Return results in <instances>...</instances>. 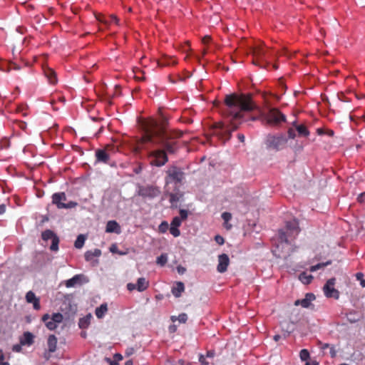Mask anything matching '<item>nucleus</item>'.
I'll return each instance as SVG.
<instances>
[{
	"label": "nucleus",
	"mask_w": 365,
	"mask_h": 365,
	"mask_svg": "<svg viewBox=\"0 0 365 365\" xmlns=\"http://www.w3.org/2000/svg\"><path fill=\"white\" fill-rule=\"evenodd\" d=\"M357 201L360 203H365V192L361 193L358 196Z\"/></svg>",
	"instance_id": "a18cd8bd"
},
{
	"label": "nucleus",
	"mask_w": 365,
	"mask_h": 365,
	"mask_svg": "<svg viewBox=\"0 0 365 365\" xmlns=\"http://www.w3.org/2000/svg\"><path fill=\"white\" fill-rule=\"evenodd\" d=\"M313 277L311 274H307L306 272H302L299 276V279L304 284L311 283Z\"/></svg>",
	"instance_id": "c85d7f7f"
},
{
	"label": "nucleus",
	"mask_w": 365,
	"mask_h": 365,
	"mask_svg": "<svg viewBox=\"0 0 365 365\" xmlns=\"http://www.w3.org/2000/svg\"><path fill=\"white\" fill-rule=\"evenodd\" d=\"M168 229V224L167 222L163 221L158 227L160 232L165 233Z\"/></svg>",
	"instance_id": "e433bc0d"
},
{
	"label": "nucleus",
	"mask_w": 365,
	"mask_h": 365,
	"mask_svg": "<svg viewBox=\"0 0 365 365\" xmlns=\"http://www.w3.org/2000/svg\"><path fill=\"white\" fill-rule=\"evenodd\" d=\"M4 359V354L2 353V351L0 350V361H3Z\"/></svg>",
	"instance_id": "69168bd1"
},
{
	"label": "nucleus",
	"mask_w": 365,
	"mask_h": 365,
	"mask_svg": "<svg viewBox=\"0 0 365 365\" xmlns=\"http://www.w3.org/2000/svg\"><path fill=\"white\" fill-rule=\"evenodd\" d=\"M335 282V278H331L327 280L323 287L324 295L327 298H334L335 299H338L339 298V292L334 287Z\"/></svg>",
	"instance_id": "f8f14e48"
},
{
	"label": "nucleus",
	"mask_w": 365,
	"mask_h": 365,
	"mask_svg": "<svg viewBox=\"0 0 365 365\" xmlns=\"http://www.w3.org/2000/svg\"><path fill=\"white\" fill-rule=\"evenodd\" d=\"M214 355H215V353H214V351H207V357H213V356H214Z\"/></svg>",
	"instance_id": "bf43d9fd"
},
{
	"label": "nucleus",
	"mask_w": 365,
	"mask_h": 365,
	"mask_svg": "<svg viewBox=\"0 0 365 365\" xmlns=\"http://www.w3.org/2000/svg\"><path fill=\"white\" fill-rule=\"evenodd\" d=\"M149 287V282L145 277H140L137 280L136 289L138 292H143Z\"/></svg>",
	"instance_id": "4be33fe9"
},
{
	"label": "nucleus",
	"mask_w": 365,
	"mask_h": 365,
	"mask_svg": "<svg viewBox=\"0 0 365 365\" xmlns=\"http://www.w3.org/2000/svg\"><path fill=\"white\" fill-rule=\"evenodd\" d=\"M160 193L159 189L154 186H143L139 188L138 194L143 197L154 198Z\"/></svg>",
	"instance_id": "4468645a"
},
{
	"label": "nucleus",
	"mask_w": 365,
	"mask_h": 365,
	"mask_svg": "<svg viewBox=\"0 0 365 365\" xmlns=\"http://www.w3.org/2000/svg\"><path fill=\"white\" fill-rule=\"evenodd\" d=\"M63 317L61 313H54L51 317L48 314L43 315L41 320L45 323L46 327L49 330H54L57 328V324L62 322Z\"/></svg>",
	"instance_id": "9d476101"
},
{
	"label": "nucleus",
	"mask_w": 365,
	"mask_h": 365,
	"mask_svg": "<svg viewBox=\"0 0 365 365\" xmlns=\"http://www.w3.org/2000/svg\"><path fill=\"white\" fill-rule=\"evenodd\" d=\"M160 66H168L177 64V61L170 56H165L158 61Z\"/></svg>",
	"instance_id": "b1692460"
},
{
	"label": "nucleus",
	"mask_w": 365,
	"mask_h": 365,
	"mask_svg": "<svg viewBox=\"0 0 365 365\" xmlns=\"http://www.w3.org/2000/svg\"><path fill=\"white\" fill-rule=\"evenodd\" d=\"M168 262V255L167 254H161L159 257H157L156 263L161 267H163Z\"/></svg>",
	"instance_id": "2f4dec72"
},
{
	"label": "nucleus",
	"mask_w": 365,
	"mask_h": 365,
	"mask_svg": "<svg viewBox=\"0 0 365 365\" xmlns=\"http://www.w3.org/2000/svg\"><path fill=\"white\" fill-rule=\"evenodd\" d=\"M107 19L109 21V24H111L112 22L115 23V24H118L119 19L114 14L110 15L108 17H107Z\"/></svg>",
	"instance_id": "ea45409f"
},
{
	"label": "nucleus",
	"mask_w": 365,
	"mask_h": 365,
	"mask_svg": "<svg viewBox=\"0 0 365 365\" xmlns=\"http://www.w3.org/2000/svg\"><path fill=\"white\" fill-rule=\"evenodd\" d=\"M106 232H108V233H110V232L119 233L120 232V226L118 224V222L115 220L108 221L106 225Z\"/></svg>",
	"instance_id": "aec40b11"
},
{
	"label": "nucleus",
	"mask_w": 365,
	"mask_h": 365,
	"mask_svg": "<svg viewBox=\"0 0 365 365\" xmlns=\"http://www.w3.org/2000/svg\"><path fill=\"white\" fill-rule=\"evenodd\" d=\"M215 240L219 245H223L225 242L224 238L220 235H216Z\"/></svg>",
	"instance_id": "de8ad7c7"
},
{
	"label": "nucleus",
	"mask_w": 365,
	"mask_h": 365,
	"mask_svg": "<svg viewBox=\"0 0 365 365\" xmlns=\"http://www.w3.org/2000/svg\"><path fill=\"white\" fill-rule=\"evenodd\" d=\"M273 339L275 341H278L281 339V336L279 334H276L274 336Z\"/></svg>",
	"instance_id": "052dcab7"
},
{
	"label": "nucleus",
	"mask_w": 365,
	"mask_h": 365,
	"mask_svg": "<svg viewBox=\"0 0 365 365\" xmlns=\"http://www.w3.org/2000/svg\"><path fill=\"white\" fill-rule=\"evenodd\" d=\"M295 130L297 131L298 135L299 137H307L309 135V131L308 130L307 128L303 124L296 125Z\"/></svg>",
	"instance_id": "cd10ccee"
},
{
	"label": "nucleus",
	"mask_w": 365,
	"mask_h": 365,
	"mask_svg": "<svg viewBox=\"0 0 365 365\" xmlns=\"http://www.w3.org/2000/svg\"><path fill=\"white\" fill-rule=\"evenodd\" d=\"M101 255V251L99 249L88 250L85 253V259L88 262H92L94 257H98Z\"/></svg>",
	"instance_id": "412c9836"
},
{
	"label": "nucleus",
	"mask_w": 365,
	"mask_h": 365,
	"mask_svg": "<svg viewBox=\"0 0 365 365\" xmlns=\"http://www.w3.org/2000/svg\"><path fill=\"white\" fill-rule=\"evenodd\" d=\"M6 211V205L4 204L0 205V215H2Z\"/></svg>",
	"instance_id": "4d7b16f0"
},
{
	"label": "nucleus",
	"mask_w": 365,
	"mask_h": 365,
	"mask_svg": "<svg viewBox=\"0 0 365 365\" xmlns=\"http://www.w3.org/2000/svg\"><path fill=\"white\" fill-rule=\"evenodd\" d=\"M181 223V219L179 217H175L171 222L170 226L179 227Z\"/></svg>",
	"instance_id": "4c0bfd02"
},
{
	"label": "nucleus",
	"mask_w": 365,
	"mask_h": 365,
	"mask_svg": "<svg viewBox=\"0 0 365 365\" xmlns=\"http://www.w3.org/2000/svg\"><path fill=\"white\" fill-rule=\"evenodd\" d=\"M287 134L290 139H294L296 137L295 130L292 128L288 129Z\"/></svg>",
	"instance_id": "37998d69"
},
{
	"label": "nucleus",
	"mask_w": 365,
	"mask_h": 365,
	"mask_svg": "<svg viewBox=\"0 0 365 365\" xmlns=\"http://www.w3.org/2000/svg\"><path fill=\"white\" fill-rule=\"evenodd\" d=\"M263 117L267 124L273 126H279L286 121V116L276 108H267L263 112Z\"/></svg>",
	"instance_id": "423d86ee"
},
{
	"label": "nucleus",
	"mask_w": 365,
	"mask_h": 365,
	"mask_svg": "<svg viewBox=\"0 0 365 365\" xmlns=\"http://www.w3.org/2000/svg\"><path fill=\"white\" fill-rule=\"evenodd\" d=\"M184 290H185L184 284L181 282H178L176 283L175 286L173 287L172 289V294L175 297H179L181 296V294L184 292Z\"/></svg>",
	"instance_id": "393cba45"
},
{
	"label": "nucleus",
	"mask_w": 365,
	"mask_h": 365,
	"mask_svg": "<svg viewBox=\"0 0 365 365\" xmlns=\"http://www.w3.org/2000/svg\"><path fill=\"white\" fill-rule=\"evenodd\" d=\"M362 277H363V274L362 273L359 272V273L356 274L357 279L361 280V279H363Z\"/></svg>",
	"instance_id": "680f3d73"
},
{
	"label": "nucleus",
	"mask_w": 365,
	"mask_h": 365,
	"mask_svg": "<svg viewBox=\"0 0 365 365\" xmlns=\"http://www.w3.org/2000/svg\"><path fill=\"white\" fill-rule=\"evenodd\" d=\"M147 145L149 148L142 149L140 152L147 151V156L152 166L162 167L168 162V153H170L163 145H153L151 143Z\"/></svg>",
	"instance_id": "20e7f679"
},
{
	"label": "nucleus",
	"mask_w": 365,
	"mask_h": 365,
	"mask_svg": "<svg viewBox=\"0 0 365 365\" xmlns=\"http://www.w3.org/2000/svg\"><path fill=\"white\" fill-rule=\"evenodd\" d=\"M110 251L113 253H116L118 251V247L115 245H112L110 247Z\"/></svg>",
	"instance_id": "5fc2aeb1"
},
{
	"label": "nucleus",
	"mask_w": 365,
	"mask_h": 365,
	"mask_svg": "<svg viewBox=\"0 0 365 365\" xmlns=\"http://www.w3.org/2000/svg\"><path fill=\"white\" fill-rule=\"evenodd\" d=\"M26 300L28 303L33 304V307L36 310L41 309L40 299L37 297L32 291H29L26 294Z\"/></svg>",
	"instance_id": "6ab92c4d"
},
{
	"label": "nucleus",
	"mask_w": 365,
	"mask_h": 365,
	"mask_svg": "<svg viewBox=\"0 0 365 365\" xmlns=\"http://www.w3.org/2000/svg\"><path fill=\"white\" fill-rule=\"evenodd\" d=\"M43 74L45 77L47 78L49 83L55 85L58 82V78L56 76V73L51 68L47 66H43L42 67Z\"/></svg>",
	"instance_id": "f3484780"
},
{
	"label": "nucleus",
	"mask_w": 365,
	"mask_h": 365,
	"mask_svg": "<svg viewBox=\"0 0 365 365\" xmlns=\"http://www.w3.org/2000/svg\"><path fill=\"white\" fill-rule=\"evenodd\" d=\"M115 359L118 360V361H120L123 359V356L121 354H115V356H114Z\"/></svg>",
	"instance_id": "13d9d810"
},
{
	"label": "nucleus",
	"mask_w": 365,
	"mask_h": 365,
	"mask_svg": "<svg viewBox=\"0 0 365 365\" xmlns=\"http://www.w3.org/2000/svg\"><path fill=\"white\" fill-rule=\"evenodd\" d=\"M170 202L172 205V207H177V203L180 200V197L178 196V194H175V193H170Z\"/></svg>",
	"instance_id": "473e14b6"
},
{
	"label": "nucleus",
	"mask_w": 365,
	"mask_h": 365,
	"mask_svg": "<svg viewBox=\"0 0 365 365\" xmlns=\"http://www.w3.org/2000/svg\"><path fill=\"white\" fill-rule=\"evenodd\" d=\"M1 365H10V364L9 362H4L2 361H1Z\"/></svg>",
	"instance_id": "774afa93"
},
{
	"label": "nucleus",
	"mask_w": 365,
	"mask_h": 365,
	"mask_svg": "<svg viewBox=\"0 0 365 365\" xmlns=\"http://www.w3.org/2000/svg\"><path fill=\"white\" fill-rule=\"evenodd\" d=\"M331 264V261H328L325 263H319L316 265H314V266H312L310 267V271L311 272H315L319 269H322L323 267H324L325 266L328 265V264Z\"/></svg>",
	"instance_id": "f704fd0d"
},
{
	"label": "nucleus",
	"mask_w": 365,
	"mask_h": 365,
	"mask_svg": "<svg viewBox=\"0 0 365 365\" xmlns=\"http://www.w3.org/2000/svg\"><path fill=\"white\" fill-rule=\"evenodd\" d=\"M287 143V138L283 134L277 135H269L267 137L266 144L269 148L275 150H280L285 148Z\"/></svg>",
	"instance_id": "6e6552de"
},
{
	"label": "nucleus",
	"mask_w": 365,
	"mask_h": 365,
	"mask_svg": "<svg viewBox=\"0 0 365 365\" xmlns=\"http://www.w3.org/2000/svg\"><path fill=\"white\" fill-rule=\"evenodd\" d=\"M134 353V349L132 347L128 348L125 351V355L129 356Z\"/></svg>",
	"instance_id": "603ef678"
},
{
	"label": "nucleus",
	"mask_w": 365,
	"mask_h": 365,
	"mask_svg": "<svg viewBox=\"0 0 365 365\" xmlns=\"http://www.w3.org/2000/svg\"><path fill=\"white\" fill-rule=\"evenodd\" d=\"M211 38L209 36H205L203 37L202 41L204 44H207L210 42Z\"/></svg>",
	"instance_id": "3c124183"
},
{
	"label": "nucleus",
	"mask_w": 365,
	"mask_h": 365,
	"mask_svg": "<svg viewBox=\"0 0 365 365\" xmlns=\"http://www.w3.org/2000/svg\"><path fill=\"white\" fill-rule=\"evenodd\" d=\"M299 232V222L297 220L287 222L285 227L279 230L278 242L272 250L273 254L279 258L289 257L294 251L292 242Z\"/></svg>",
	"instance_id": "7ed1b4c3"
},
{
	"label": "nucleus",
	"mask_w": 365,
	"mask_h": 365,
	"mask_svg": "<svg viewBox=\"0 0 365 365\" xmlns=\"http://www.w3.org/2000/svg\"><path fill=\"white\" fill-rule=\"evenodd\" d=\"M299 356L302 361H307L309 358V352L307 349H302L299 353Z\"/></svg>",
	"instance_id": "c9c22d12"
},
{
	"label": "nucleus",
	"mask_w": 365,
	"mask_h": 365,
	"mask_svg": "<svg viewBox=\"0 0 365 365\" xmlns=\"http://www.w3.org/2000/svg\"><path fill=\"white\" fill-rule=\"evenodd\" d=\"M168 120L162 117L160 121L150 118L142 123L143 135L136 140L133 148L135 155L140 153L142 149H148L147 144L153 145H163L170 153H175L178 150L176 139L182 136L180 130H168L166 125Z\"/></svg>",
	"instance_id": "f257e3e1"
},
{
	"label": "nucleus",
	"mask_w": 365,
	"mask_h": 365,
	"mask_svg": "<svg viewBox=\"0 0 365 365\" xmlns=\"http://www.w3.org/2000/svg\"><path fill=\"white\" fill-rule=\"evenodd\" d=\"M225 103L227 106L226 115L230 118V126L232 128L225 126L222 123H218L215 131V134L224 143L230 139L232 132L237 128V121L242 119V112L251 111L256 107L251 94L232 93L227 95L225 98Z\"/></svg>",
	"instance_id": "f03ea898"
},
{
	"label": "nucleus",
	"mask_w": 365,
	"mask_h": 365,
	"mask_svg": "<svg viewBox=\"0 0 365 365\" xmlns=\"http://www.w3.org/2000/svg\"><path fill=\"white\" fill-rule=\"evenodd\" d=\"M329 353H330V355L332 358L335 357L336 355V351L334 349V347L332 346L330 347V351H329Z\"/></svg>",
	"instance_id": "864d4df0"
},
{
	"label": "nucleus",
	"mask_w": 365,
	"mask_h": 365,
	"mask_svg": "<svg viewBox=\"0 0 365 365\" xmlns=\"http://www.w3.org/2000/svg\"><path fill=\"white\" fill-rule=\"evenodd\" d=\"M329 347H331L330 345L329 344H324L322 346V349H327Z\"/></svg>",
	"instance_id": "0e129e2a"
},
{
	"label": "nucleus",
	"mask_w": 365,
	"mask_h": 365,
	"mask_svg": "<svg viewBox=\"0 0 365 365\" xmlns=\"http://www.w3.org/2000/svg\"><path fill=\"white\" fill-rule=\"evenodd\" d=\"M315 299V295L312 293H307L305 297L302 299H297L294 302L295 306H302L304 308H309L312 305V302Z\"/></svg>",
	"instance_id": "a211bd4d"
},
{
	"label": "nucleus",
	"mask_w": 365,
	"mask_h": 365,
	"mask_svg": "<svg viewBox=\"0 0 365 365\" xmlns=\"http://www.w3.org/2000/svg\"><path fill=\"white\" fill-rule=\"evenodd\" d=\"M361 285L363 287H365V279H361Z\"/></svg>",
	"instance_id": "338daca9"
},
{
	"label": "nucleus",
	"mask_w": 365,
	"mask_h": 365,
	"mask_svg": "<svg viewBox=\"0 0 365 365\" xmlns=\"http://www.w3.org/2000/svg\"><path fill=\"white\" fill-rule=\"evenodd\" d=\"M92 319V315L91 314H87L84 317H82L79 319L78 326L81 329H86L88 327L91 320Z\"/></svg>",
	"instance_id": "a878e982"
},
{
	"label": "nucleus",
	"mask_w": 365,
	"mask_h": 365,
	"mask_svg": "<svg viewBox=\"0 0 365 365\" xmlns=\"http://www.w3.org/2000/svg\"><path fill=\"white\" fill-rule=\"evenodd\" d=\"M188 215V212L186 210L181 209L180 210V218L182 220H186Z\"/></svg>",
	"instance_id": "79ce46f5"
},
{
	"label": "nucleus",
	"mask_w": 365,
	"mask_h": 365,
	"mask_svg": "<svg viewBox=\"0 0 365 365\" xmlns=\"http://www.w3.org/2000/svg\"><path fill=\"white\" fill-rule=\"evenodd\" d=\"M187 320V316L186 314H180L178 316V321L181 323H185Z\"/></svg>",
	"instance_id": "c03bdc74"
},
{
	"label": "nucleus",
	"mask_w": 365,
	"mask_h": 365,
	"mask_svg": "<svg viewBox=\"0 0 365 365\" xmlns=\"http://www.w3.org/2000/svg\"><path fill=\"white\" fill-rule=\"evenodd\" d=\"M170 232L175 237H178L180 235V231L178 227L170 226Z\"/></svg>",
	"instance_id": "58836bf2"
},
{
	"label": "nucleus",
	"mask_w": 365,
	"mask_h": 365,
	"mask_svg": "<svg viewBox=\"0 0 365 365\" xmlns=\"http://www.w3.org/2000/svg\"><path fill=\"white\" fill-rule=\"evenodd\" d=\"M52 203L55 205L58 209H71L78 205V203L73 201L67 200L66 195L64 192H55L52 195Z\"/></svg>",
	"instance_id": "0eeeda50"
},
{
	"label": "nucleus",
	"mask_w": 365,
	"mask_h": 365,
	"mask_svg": "<svg viewBox=\"0 0 365 365\" xmlns=\"http://www.w3.org/2000/svg\"><path fill=\"white\" fill-rule=\"evenodd\" d=\"M230 264V259L227 254H222L218 256V264L217 269L220 273L227 271Z\"/></svg>",
	"instance_id": "dca6fc26"
},
{
	"label": "nucleus",
	"mask_w": 365,
	"mask_h": 365,
	"mask_svg": "<svg viewBox=\"0 0 365 365\" xmlns=\"http://www.w3.org/2000/svg\"><path fill=\"white\" fill-rule=\"evenodd\" d=\"M48 351V353L44 354V358L48 360L51 357L50 353L56 351L57 347V338L55 335L51 334L48 336L47 339Z\"/></svg>",
	"instance_id": "2eb2a0df"
},
{
	"label": "nucleus",
	"mask_w": 365,
	"mask_h": 365,
	"mask_svg": "<svg viewBox=\"0 0 365 365\" xmlns=\"http://www.w3.org/2000/svg\"><path fill=\"white\" fill-rule=\"evenodd\" d=\"M41 238L44 241H48L49 240H51L52 243L50 247V250L51 251L56 252L58 250V244H59V238L54 233L53 231L51 230H46L41 233Z\"/></svg>",
	"instance_id": "ddd939ff"
},
{
	"label": "nucleus",
	"mask_w": 365,
	"mask_h": 365,
	"mask_svg": "<svg viewBox=\"0 0 365 365\" xmlns=\"http://www.w3.org/2000/svg\"><path fill=\"white\" fill-rule=\"evenodd\" d=\"M125 365H133V360H128L127 361H125Z\"/></svg>",
	"instance_id": "e2e57ef3"
},
{
	"label": "nucleus",
	"mask_w": 365,
	"mask_h": 365,
	"mask_svg": "<svg viewBox=\"0 0 365 365\" xmlns=\"http://www.w3.org/2000/svg\"><path fill=\"white\" fill-rule=\"evenodd\" d=\"M21 345H31L34 343V335L29 331L24 333L23 337L20 340Z\"/></svg>",
	"instance_id": "5701e85b"
},
{
	"label": "nucleus",
	"mask_w": 365,
	"mask_h": 365,
	"mask_svg": "<svg viewBox=\"0 0 365 365\" xmlns=\"http://www.w3.org/2000/svg\"><path fill=\"white\" fill-rule=\"evenodd\" d=\"M127 289H128V290H129L130 292H132V291H133L134 289H136V284H133V283H128V284H127Z\"/></svg>",
	"instance_id": "09e8293b"
},
{
	"label": "nucleus",
	"mask_w": 365,
	"mask_h": 365,
	"mask_svg": "<svg viewBox=\"0 0 365 365\" xmlns=\"http://www.w3.org/2000/svg\"><path fill=\"white\" fill-rule=\"evenodd\" d=\"M253 55V63L264 68L268 63V59L272 56L270 51L262 44L259 43L251 48Z\"/></svg>",
	"instance_id": "39448f33"
},
{
	"label": "nucleus",
	"mask_w": 365,
	"mask_h": 365,
	"mask_svg": "<svg viewBox=\"0 0 365 365\" xmlns=\"http://www.w3.org/2000/svg\"><path fill=\"white\" fill-rule=\"evenodd\" d=\"M237 138L238 140L242 142V143H244L245 142V137L243 134L242 133H238L237 134Z\"/></svg>",
	"instance_id": "6e6d98bb"
},
{
	"label": "nucleus",
	"mask_w": 365,
	"mask_h": 365,
	"mask_svg": "<svg viewBox=\"0 0 365 365\" xmlns=\"http://www.w3.org/2000/svg\"><path fill=\"white\" fill-rule=\"evenodd\" d=\"M81 280V276L80 275H75L72 278L68 279L66 282V286L67 287H74L76 284L79 283Z\"/></svg>",
	"instance_id": "c756f323"
},
{
	"label": "nucleus",
	"mask_w": 365,
	"mask_h": 365,
	"mask_svg": "<svg viewBox=\"0 0 365 365\" xmlns=\"http://www.w3.org/2000/svg\"><path fill=\"white\" fill-rule=\"evenodd\" d=\"M115 151V147L108 145L105 149H98L96 151V162L108 163L110 160V153Z\"/></svg>",
	"instance_id": "9b49d317"
},
{
	"label": "nucleus",
	"mask_w": 365,
	"mask_h": 365,
	"mask_svg": "<svg viewBox=\"0 0 365 365\" xmlns=\"http://www.w3.org/2000/svg\"><path fill=\"white\" fill-rule=\"evenodd\" d=\"M12 350L16 352H19L21 350V344H16L13 346Z\"/></svg>",
	"instance_id": "8fccbe9b"
},
{
	"label": "nucleus",
	"mask_w": 365,
	"mask_h": 365,
	"mask_svg": "<svg viewBox=\"0 0 365 365\" xmlns=\"http://www.w3.org/2000/svg\"><path fill=\"white\" fill-rule=\"evenodd\" d=\"M95 17L97 21L101 23L104 24L105 25H109V21L107 19V17L102 14H95Z\"/></svg>",
	"instance_id": "72a5a7b5"
},
{
	"label": "nucleus",
	"mask_w": 365,
	"mask_h": 365,
	"mask_svg": "<svg viewBox=\"0 0 365 365\" xmlns=\"http://www.w3.org/2000/svg\"><path fill=\"white\" fill-rule=\"evenodd\" d=\"M199 361L201 365H209V363L206 361L205 356L202 354L200 355Z\"/></svg>",
	"instance_id": "49530a36"
},
{
	"label": "nucleus",
	"mask_w": 365,
	"mask_h": 365,
	"mask_svg": "<svg viewBox=\"0 0 365 365\" xmlns=\"http://www.w3.org/2000/svg\"><path fill=\"white\" fill-rule=\"evenodd\" d=\"M85 240H86L85 237L83 235H79L77 237V239L76 240L75 243H74L76 248H77V249L81 248L84 245Z\"/></svg>",
	"instance_id": "7c9ffc66"
},
{
	"label": "nucleus",
	"mask_w": 365,
	"mask_h": 365,
	"mask_svg": "<svg viewBox=\"0 0 365 365\" xmlns=\"http://www.w3.org/2000/svg\"><path fill=\"white\" fill-rule=\"evenodd\" d=\"M107 311H108L107 304L104 303L96 309L95 314L98 319H101L104 317V315L107 312Z\"/></svg>",
	"instance_id": "bb28decb"
},
{
	"label": "nucleus",
	"mask_w": 365,
	"mask_h": 365,
	"mask_svg": "<svg viewBox=\"0 0 365 365\" xmlns=\"http://www.w3.org/2000/svg\"><path fill=\"white\" fill-rule=\"evenodd\" d=\"M166 183L175 182L176 184L181 183L184 179V173L180 168L177 166H171L166 171Z\"/></svg>",
	"instance_id": "1a4fd4ad"
},
{
	"label": "nucleus",
	"mask_w": 365,
	"mask_h": 365,
	"mask_svg": "<svg viewBox=\"0 0 365 365\" xmlns=\"http://www.w3.org/2000/svg\"><path fill=\"white\" fill-rule=\"evenodd\" d=\"M222 218L225 222H227L231 220L232 215L230 212H225L222 214Z\"/></svg>",
	"instance_id": "a19ab883"
}]
</instances>
